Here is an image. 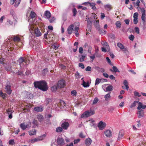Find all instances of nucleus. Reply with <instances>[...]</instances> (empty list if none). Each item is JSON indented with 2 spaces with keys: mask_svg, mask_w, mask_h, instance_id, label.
Wrapping results in <instances>:
<instances>
[{
  "mask_svg": "<svg viewBox=\"0 0 146 146\" xmlns=\"http://www.w3.org/2000/svg\"><path fill=\"white\" fill-rule=\"evenodd\" d=\"M122 51L125 53H126L128 52L127 48H125V47H124V48L123 49H122Z\"/></svg>",
  "mask_w": 146,
  "mask_h": 146,
  "instance_id": "nucleus-60",
  "label": "nucleus"
},
{
  "mask_svg": "<svg viewBox=\"0 0 146 146\" xmlns=\"http://www.w3.org/2000/svg\"><path fill=\"white\" fill-rule=\"evenodd\" d=\"M90 86L89 82L87 81V82H85L83 80V86L85 88H87L89 87Z\"/></svg>",
  "mask_w": 146,
  "mask_h": 146,
  "instance_id": "nucleus-23",
  "label": "nucleus"
},
{
  "mask_svg": "<svg viewBox=\"0 0 146 146\" xmlns=\"http://www.w3.org/2000/svg\"><path fill=\"white\" fill-rule=\"evenodd\" d=\"M13 40L15 42H19L20 41L21 39L19 37L17 36H15L14 37Z\"/></svg>",
  "mask_w": 146,
  "mask_h": 146,
  "instance_id": "nucleus-33",
  "label": "nucleus"
},
{
  "mask_svg": "<svg viewBox=\"0 0 146 146\" xmlns=\"http://www.w3.org/2000/svg\"><path fill=\"white\" fill-rule=\"evenodd\" d=\"M138 13H135L133 14V17L134 18H138Z\"/></svg>",
  "mask_w": 146,
  "mask_h": 146,
  "instance_id": "nucleus-63",
  "label": "nucleus"
},
{
  "mask_svg": "<svg viewBox=\"0 0 146 146\" xmlns=\"http://www.w3.org/2000/svg\"><path fill=\"white\" fill-rule=\"evenodd\" d=\"M30 58H31L28 56L21 57L19 60V62L20 66H22L23 64H24V63H25V65L29 64L30 61Z\"/></svg>",
  "mask_w": 146,
  "mask_h": 146,
  "instance_id": "nucleus-2",
  "label": "nucleus"
},
{
  "mask_svg": "<svg viewBox=\"0 0 146 146\" xmlns=\"http://www.w3.org/2000/svg\"><path fill=\"white\" fill-rule=\"evenodd\" d=\"M90 4V5L92 7V9L94 11H96V8L95 6L96 4L95 3H90L89 2L84 3H83V4Z\"/></svg>",
  "mask_w": 146,
  "mask_h": 146,
  "instance_id": "nucleus-12",
  "label": "nucleus"
},
{
  "mask_svg": "<svg viewBox=\"0 0 146 146\" xmlns=\"http://www.w3.org/2000/svg\"><path fill=\"white\" fill-rule=\"evenodd\" d=\"M111 80H115V77L113 75H111L109 76Z\"/></svg>",
  "mask_w": 146,
  "mask_h": 146,
  "instance_id": "nucleus-64",
  "label": "nucleus"
},
{
  "mask_svg": "<svg viewBox=\"0 0 146 146\" xmlns=\"http://www.w3.org/2000/svg\"><path fill=\"white\" fill-rule=\"evenodd\" d=\"M112 68L113 69V70L111 69H110V70L111 72H119V71L116 66H113L112 67Z\"/></svg>",
  "mask_w": 146,
  "mask_h": 146,
  "instance_id": "nucleus-24",
  "label": "nucleus"
},
{
  "mask_svg": "<svg viewBox=\"0 0 146 146\" xmlns=\"http://www.w3.org/2000/svg\"><path fill=\"white\" fill-rule=\"evenodd\" d=\"M98 31L99 33L101 35H105L106 33V31H104L103 29H101L100 27L97 28Z\"/></svg>",
  "mask_w": 146,
  "mask_h": 146,
  "instance_id": "nucleus-22",
  "label": "nucleus"
},
{
  "mask_svg": "<svg viewBox=\"0 0 146 146\" xmlns=\"http://www.w3.org/2000/svg\"><path fill=\"white\" fill-rule=\"evenodd\" d=\"M113 90V87L111 85L108 86L106 88L107 91H111Z\"/></svg>",
  "mask_w": 146,
  "mask_h": 146,
  "instance_id": "nucleus-34",
  "label": "nucleus"
},
{
  "mask_svg": "<svg viewBox=\"0 0 146 146\" xmlns=\"http://www.w3.org/2000/svg\"><path fill=\"white\" fill-rule=\"evenodd\" d=\"M135 32L138 34H139V28L138 27H136L135 28Z\"/></svg>",
  "mask_w": 146,
  "mask_h": 146,
  "instance_id": "nucleus-54",
  "label": "nucleus"
},
{
  "mask_svg": "<svg viewBox=\"0 0 146 146\" xmlns=\"http://www.w3.org/2000/svg\"><path fill=\"white\" fill-rule=\"evenodd\" d=\"M4 58L0 57V63L3 64H4Z\"/></svg>",
  "mask_w": 146,
  "mask_h": 146,
  "instance_id": "nucleus-53",
  "label": "nucleus"
},
{
  "mask_svg": "<svg viewBox=\"0 0 146 146\" xmlns=\"http://www.w3.org/2000/svg\"><path fill=\"white\" fill-rule=\"evenodd\" d=\"M137 114L139 118H141L144 116L143 110H141L138 111Z\"/></svg>",
  "mask_w": 146,
  "mask_h": 146,
  "instance_id": "nucleus-18",
  "label": "nucleus"
},
{
  "mask_svg": "<svg viewBox=\"0 0 146 146\" xmlns=\"http://www.w3.org/2000/svg\"><path fill=\"white\" fill-rule=\"evenodd\" d=\"M58 88H59L56 85H54L51 88V90L53 92H56Z\"/></svg>",
  "mask_w": 146,
  "mask_h": 146,
  "instance_id": "nucleus-25",
  "label": "nucleus"
},
{
  "mask_svg": "<svg viewBox=\"0 0 146 146\" xmlns=\"http://www.w3.org/2000/svg\"><path fill=\"white\" fill-rule=\"evenodd\" d=\"M124 135V133L123 131H120L118 134V137L117 138V140L119 141L121 140L123 137Z\"/></svg>",
  "mask_w": 146,
  "mask_h": 146,
  "instance_id": "nucleus-16",
  "label": "nucleus"
},
{
  "mask_svg": "<svg viewBox=\"0 0 146 146\" xmlns=\"http://www.w3.org/2000/svg\"><path fill=\"white\" fill-rule=\"evenodd\" d=\"M52 46L53 48L55 50H56L58 48L59 46V44L57 43H54L53 45H52Z\"/></svg>",
  "mask_w": 146,
  "mask_h": 146,
  "instance_id": "nucleus-32",
  "label": "nucleus"
},
{
  "mask_svg": "<svg viewBox=\"0 0 146 146\" xmlns=\"http://www.w3.org/2000/svg\"><path fill=\"white\" fill-rule=\"evenodd\" d=\"M115 25L117 27L120 28L121 27V23L119 21H117L115 23Z\"/></svg>",
  "mask_w": 146,
  "mask_h": 146,
  "instance_id": "nucleus-44",
  "label": "nucleus"
},
{
  "mask_svg": "<svg viewBox=\"0 0 146 146\" xmlns=\"http://www.w3.org/2000/svg\"><path fill=\"white\" fill-rule=\"evenodd\" d=\"M123 84L125 85V86L126 87V89L128 90V89L129 88V86H128V84L127 81L126 80H125L123 82Z\"/></svg>",
  "mask_w": 146,
  "mask_h": 146,
  "instance_id": "nucleus-41",
  "label": "nucleus"
},
{
  "mask_svg": "<svg viewBox=\"0 0 146 146\" xmlns=\"http://www.w3.org/2000/svg\"><path fill=\"white\" fill-rule=\"evenodd\" d=\"M134 94L135 96L140 97L141 96V95L139 94V93L136 91L134 92Z\"/></svg>",
  "mask_w": 146,
  "mask_h": 146,
  "instance_id": "nucleus-51",
  "label": "nucleus"
},
{
  "mask_svg": "<svg viewBox=\"0 0 146 146\" xmlns=\"http://www.w3.org/2000/svg\"><path fill=\"white\" fill-rule=\"evenodd\" d=\"M139 8L141 9V11L142 13V16H141V19L144 23L145 22V10L144 8Z\"/></svg>",
  "mask_w": 146,
  "mask_h": 146,
  "instance_id": "nucleus-11",
  "label": "nucleus"
},
{
  "mask_svg": "<svg viewBox=\"0 0 146 146\" xmlns=\"http://www.w3.org/2000/svg\"><path fill=\"white\" fill-rule=\"evenodd\" d=\"M95 113V111L93 109L90 108L89 110L86 111L83 113V117H88Z\"/></svg>",
  "mask_w": 146,
  "mask_h": 146,
  "instance_id": "nucleus-3",
  "label": "nucleus"
},
{
  "mask_svg": "<svg viewBox=\"0 0 146 146\" xmlns=\"http://www.w3.org/2000/svg\"><path fill=\"white\" fill-rule=\"evenodd\" d=\"M34 110L37 112H41L43 110V108L42 106L35 107Z\"/></svg>",
  "mask_w": 146,
  "mask_h": 146,
  "instance_id": "nucleus-21",
  "label": "nucleus"
},
{
  "mask_svg": "<svg viewBox=\"0 0 146 146\" xmlns=\"http://www.w3.org/2000/svg\"><path fill=\"white\" fill-rule=\"evenodd\" d=\"M74 25L75 26V28L74 29V31L76 32V36L78 37L79 35L78 31L79 29V26L80 25V23L78 22H76L74 23Z\"/></svg>",
  "mask_w": 146,
  "mask_h": 146,
  "instance_id": "nucleus-4",
  "label": "nucleus"
},
{
  "mask_svg": "<svg viewBox=\"0 0 146 146\" xmlns=\"http://www.w3.org/2000/svg\"><path fill=\"white\" fill-rule=\"evenodd\" d=\"M106 126V123L103 122L102 121H100L98 123V127L99 129L102 130L104 129Z\"/></svg>",
  "mask_w": 146,
  "mask_h": 146,
  "instance_id": "nucleus-7",
  "label": "nucleus"
},
{
  "mask_svg": "<svg viewBox=\"0 0 146 146\" xmlns=\"http://www.w3.org/2000/svg\"><path fill=\"white\" fill-rule=\"evenodd\" d=\"M69 126V123L67 122H64L61 125V127L64 130L67 129Z\"/></svg>",
  "mask_w": 146,
  "mask_h": 146,
  "instance_id": "nucleus-10",
  "label": "nucleus"
},
{
  "mask_svg": "<svg viewBox=\"0 0 146 146\" xmlns=\"http://www.w3.org/2000/svg\"><path fill=\"white\" fill-rule=\"evenodd\" d=\"M138 18H134L133 19V23L135 24H136L138 23Z\"/></svg>",
  "mask_w": 146,
  "mask_h": 146,
  "instance_id": "nucleus-58",
  "label": "nucleus"
},
{
  "mask_svg": "<svg viewBox=\"0 0 146 146\" xmlns=\"http://www.w3.org/2000/svg\"><path fill=\"white\" fill-rule=\"evenodd\" d=\"M92 142V140L90 138L86 139L85 140V144L87 146L90 145Z\"/></svg>",
  "mask_w": 146,
  "mask_h": 146,
  "instance_id": "nucleus-19",
  "label": "nucleus"
},
{
  "mask_svg": "<svg viewBox=\"0 0 146 146\" xmlns=\"http://www.w3.org/2000/svg\"><path fill=\"white\" fill-rule=\"evenodd\" d=\"M38 120L40 122H41L43 121L44 118L42 115H39L37 116V117Z\"/></svg>",
  "mask_w": 146,
  "mask_h": 146,
  "instance_id": "nucleus-29",
  "label": "nucleus"
},
{
  "mask_svg": "<svg viewBox=\"0 0 146 146\" xmlns=\"http://www.w3.org/2000/svg\"><path fill=\"white\" fill-rule=\"evenodd\" d=\"M80 139H75L74 140V144H77L78 142H80Z\"/></svg>",
  "mask_w": 146,
  "mask_h": 146,
  "instance_id": "nucleus-57",
  "label": "nucleus"
},
{
  "mask_svg": "<svg viewBox=\"0 0 146 146\" xmlns=\"http://www.w3.org/2000/svg\"><path fill=\"white\" fill-rule=\"evenodd\" d=\"M29 133L30 135H35L36 133V131L34 130L29 131Z\"/></svg>",
  "mask_w": 146,
  "mask_h": 146,
  "instance_id": "nucleus-35",
  "label": "nucleus"
},
{
  "mask_svg": "<svg viewBox=\"0 0 146 146\" xmlns=\"http://www.w3.org/2000/svg\"><path fill=\"white\" fill-rule=\"evenodd\" d=\"M55 19L54 17H52L51 19H49V21L50 23H53Z\"/></svg>",
  "mask_w": 146,
  "mask_h": 146,
  "instance_id": "nucleus-52",
  "label": "nucleus"
},
{
  "mask_svg": "<svg viewBox=\"0 0 146 146\" xmlns=\"http://www.w3.org/2000/svg\"><path fill=\"white\" fill-rule=\"evenodd\" d=\"M91 67L88 66L86 68V71H90L91 70Z\"/></svg>",
  "mask_w": 146,
  "mask_h": 146,
  "instance_id": "nucleus-62",
  "label": "nucleus"
},
{
  "mask_svg": "<svg viewBox=\"0 0 146 146\" xmlns=\"http://www.w3.org/2000/svg\"><path fill=\"white\" fill-rule=\"evenodd\" d=\"M74 26H75L74 25H71L68 27L67 29V31L69 34L70 35L72 33L73 30H74L73 28Z\"/></svg>",
  "mask_w": 146,
  "mask_h": 146,
  "instance_id": "nucleus-14",
  "label": "nucleus"
},
{
  "mask_svg": "<svg viewBox=\"0 0 146 146\" xmlns=\"http://www.w3.org/2000/svg\"><path fill=\"white\" fill-rule=\"evenodd\" d=\"M111 97V96L110 95V93H109L106 95H105L104 96V98L105 99V100L106 101H108L109 100V99Z\"/></svg>",
  "mask_w": 146,
  "mask_h": 146,
  "instance_id": "nucleus-28",
  "label": "nucleus"
},
{
  "mask_svg": "<svg viewBox=\"0 0 146 146\" xmlns=\"http://www.w3.org/2000/svg\"><path fill=\"white\" fill-rule=\"evenodd\" d=\"M105 135L108 137H110L112 136V133L111 131L109 130H108L104 132Z\"/></svg>",
  "mask_w": 146,
  "mask_h": 146,
  "instance_id": "nucleus-17",
  "label": "nucleus"
},
{
  "mask_svg": "<svg viewBox=\"0 0 146 146\" xmlns=\"http://www.w3.org/2000/svg\"><path fill=\"white\" fill-rule=\"evenodd\" d=\"M138 104V106L137 108V109L138 110H141V108L143 109V107L144 105H143L141 103V102H139V101Z\"/></svg>",
  "mask_w": 146,
  "mask_h": 146,
  "instance_id": "nucleus-27",
  "label": "nucleus"
},
{
  "mask_svg": "<svg viewBox=\"0 0 146 146\" xmlns=\"http://www.w3.org/2000/svg\"><path fill=\"white\" fill-rule=\"evenodd\" d=\"M72 13L73 14V16H75L77 13V10L76 8H74L73 9Z\"/></svg>",
  "mask_w": 146,
  "mask_h": 146,
  "instance_id": "nucleus-46",
  "label": "nucleus"
},
{
  "mask_svg": "<svg viewBox=\"0 0 146 146\" xmlns=\"http://www.w3.org/2000/svg\"><path fill=\"white\" fill-rule=\"evenodd\" d=\"M99 100L97 97H96L94 98L93 102L92 104L93 105H94L96 104L98 101Z\"/></svg>",
  "mask_w": 146,
  "mask_h": 146,
  "instance_id": "nucleus-42",
  "label": "nucleus"
},
{
  "mask_svg": "<svg viewBox=\"0 0 146 146\" xmlns=\"http://www.w3.org/2000/svg\"><path fill=\"white\" fill-rule=\"evenodd\" d=\"M87 28L86 31H90V30L92 29V22L89 20H88L87 21Z\"/></svg>",
  "mask_w": 146,
  "mask_h": 146,
  "instance_id": "nucleus-13",
  "label": "nucleus"
},
{
  "mask_svg": "<svg viewBox=\"0 0 146 146\" xmlns=\"http://www.w3.org/2000/svg\"><path fill=\"white\" fill-rule=\"evenodd\" d=\"M66 84L64 80H62L59 81L58 82L57 86L59 88H64Z\"/></svg>",
  "mask_w": 146,
  "mask_h": 146,
  "instance_id": "nucleus-5",
  "label": "nucleus"
},
{
  "mask_svg": "<svg viewBox=\"0 0 146 146\" xmlns=\"http://www.w3.org/2000/svg\"><path fill=\"white\" fill-rule=\"evenodd\" d=\"M99 23V21L98 20H95L94 22V25L96 28L100 27Z\"/></svg>",
  "mask_w": 146,
  "mask_h": 146,
  "instance_id": "nucleus-31",
  "label": "nucleus"
},
{
  "mask_svg": "<svg viewBox=\"0 0 146 146\" xmlns=\"http://www.w3.org/2000/svg\"><path fill=\"white\" fill-rule=\"evenodd\" d=\"M77 92L75 90H72L71 92V95L75 97L76 96Z\"/></svg>",
  "mask_w": 146,
  "mask_h": 146,
  "instance_id": "nucleus-40",
  "label": "nucleus"
},
{
  "mask_svg": "<svg viewBox=\"0 0 146 146\" xmlns=\"http://www.w3.org/2000/svg\"><path fill=\"white\" fill-rule=\"evenodd\" d=\"M34 29V33L35 35V36L36 37H39L41 36L42 33L40 32V30L38 28L34 29L33 27V30Z\"/></svg>",
  "mask_w": 146,
  "mask_h": 146,
  "instance_id": "nucleus-8",
  "label": "nucleus"
},
{
  "mask_svg": "<svg viewBox=\"0 0 146 146\" xmlns=\"http://www.w3.org/2000/svg\"><path fill=\"white\" fill-rule=\"evenodd\" d=\"M106 59L107 60V62H108L109 63V64L110 65H113L111 63V61L110 60V59H109V58L108 57H106Z\"/></svg>",
  "mask_w": 146,
  "mask_h": 146,
  "instance_id": "nucleus-56",
  "label": "nucleus"
},
{
  "mask_svg": "<svg viewBox=\"0 0 146 146\" xmlns=\"http://www.w3.org/2000/svg\"><path fill=\"white\" fill-rule=\"evenodd\" d=\"M30 17H31V18L33 19L35 17L36 14L34 12L32 11L31 13H30Z\"/></svg>",
  "mask_w": 146,
  "mask_h": 146,
  "instance_id": "nucleus-39",
  "label": "nucleus"
},
{
  "mask_svg": "<svg viewBox=\"0 0 146 146\" xmlns=\"http://www.w3.org/2000/svg\"><path fill=\"white\" fill-rule=\"evenodd\" d=\"M16 74L20 76L25 75L23 73V72L22 71H19L16 73Z\"/></svg>",
  "mask_w": 146,
  "mask_h": 146,
  "instance_id": "nucleus-50",
  "label": "nucleus"
},
{
  "mask_svg": "<svg viewBox=\"0 0 146 146\" xmlns=\"http://www.w3.org/2000/svg\"><path fill=\"white\" fill-rule=\"evenodd\" d=\"M57 142L59 145L61 146L63 145L64 143V140L62 138H58Z\"/></svg>",
  "mask_w": 146,
  "mask_h": 146,
  "instance_id": "nucleus-15",
  "label": "nucleus"
},
{
  "mask_svg": "<svg viewBox=\"0 0 146 146\" xmlns=\"http://www.w3.org/2000/svg\"><path fill=\"white\" fill-rule=\"evenodd\" d=\"M87 49H88V52L91 54L92 47L90 46H89L88 47H87Z\"/></svg>",
  "mask_w": 146,
  "mask_h": 146,
  "instance_id": "nucleus-47",
  "label": "nucleus"
},
{
  "mask_svg": "<svg viewBox=\"0 0 146 146\" xmlns=\"http://www.w3.org/2000/svg\"><path fill=\"white\" fill-rule=\"evenodd\" d=\"M103 75L105 77L108 78L109 77L108 74L106 72H104L103 74Z\"/></svg>",
  "mask_w": 146,
  "mask_h": 146,
  "instance_id": "nucleus-61",
  "label": "nucleus"
},
{
  "mask_svg": "<svg viewBox=\"0 0 146 146\" xmlns=\"http://www.w3.org/2000/svg\"><path fill=\"white\" fill-rule=\"evenodd\" d=\"M138 101H135L130 106V108H132L133 107H135L136 106V104L138 103Z\"/></svg>",
  "mask_w": 146,
  "mask_h": 146,
  "instance_id": "nucleus-36",
  "label": "nucleus"
},
{
  "mask_svg": "<svg viewBox=\"0 0 146 146\" xmlns=\"http://www.w3.org/2000/svg\"><path fill=\"white\" fill-rule=\"evenodd\" d=\"M5 91L8 94L10 95L12 92V90L11 89V86L7 85L5 88Z\"/></svg>",
  "mask_w": 146,
  "mask_h": 146,
  "instance_id": "nucleus-9",
  "label": "nucleus"
},
{
  "mask_svg": "<svg viewBox=\"0 0 146 146\" xmlns=\"http://www.w3.org/2000/svg\"><path fill=\"white\" fill-rule=\"evenodd\" d=\"M105 15L104 13H101V19H103L105 17Z\"/></svg>",
  "mask_w": 146,
  "mask_h": 146,
  "instance_id": "nucleus-59",
  "label": "nucleus"
},
{
  "mask_svg": "<svg viewBox=\"0 0 146 146\" xmlns=\"http://www.w3.org/2000/svg\"><path fill=\"white\" fill-rule=\"evenodd\" d=\"M102 45L104 47H107L108 45V43L106 42H103L101 43Z\"/></svg>",
  "mask_w": 146,
  "mask_h": 146,
  "instance_id": "nucleus-48",
  "label": "nucleus"
},
{
  "mask_svg": "<svg viewBox=\"0 0 146 146\" xmlns=\"http://www.w3.org/2000/svg\"><path fill=\"white\" fill-rule=\"evenodd\" d=\"M101 80L99 78H97L96 79L95 83V85H98L101 82Z\"/></svg>",
  "mask_w": 146,
  "mask_h": 146,
  "instance_id": "nucleus-43",
  "label": "nucleus"
},
{
  "mask_svg": "<svg viewBox=\"0 0 146 146\" xmlns=\"http://www.w3.org/2000/svg\"><path fill=\"white\" fill-rule=\"evenodd\" d=\"M117 46L121 50L123 49L124 47L123 45L120 42L117 43Z\"/></svg>",
  "mask_w": 146,
  "mask_h": 146,
  "instance_id": "nucleus-37",
  "label": "nucleus"
},
{
  "mask_svg": "<svg viewBox=\"0 0 146 146\" xmlns=\"http://www.w3.org/2000/svg\"><path fill=\"white\" fill-rule=\"evenodd\" d=\"M44 15L48 19H49L51 16V14L50 12L48 11H46L45 12Z\"/></svg>",
  "mask_w": 146,
  "mask_h": 146,
  "instance_id": "nucleus-26",
  "label": "nucleus"
},
{
  "mask_svg": "<svg viewBox=\"0 0 146 146\" xmlns=\"http://www.w3.org/2000/svg\"><path fill=\"white\" fill-rule=\"evenodd\" d=\"M15 143L13 139H11L9 141V144L10 145H13Z\"/></svg>",
  "mask_w": 146,
  "mask_h": 146,
  "instance_id": "nucleus-49",
  "label": "nucleus"
},
{
  "mask_svg": "<svg viewBox=\"0 0 146 146\" xmlns=\"http://www.w3.org/2000/svg\"><path fill=\"white\" fill-rule=\"evenodd\" d=\"M31 126V123L30 122H28V123L25 125L24 123H21L20 125V127L23 130L27 128H30Z\"/></svg>",
  "mask_w": 146,
  "mask_h": 146,
  "instance_id": "nucleus-6",
  "label": "nucleus"
},
{
  "mask_svg": "<svg viewBox=\"0 0 146 146\" xmlns=\"http://www.w3.org/2000/svg\"><path fill=\"white\" fill-rule=\"evenodd\" d=\"M34 84L35 88H38L42 91H46L48 89L47 83L45 81L35 82Z\"/></svg>",
  "mask_w": 146,
  "mask_h": 146,
  "instance_id": "nucleus-1",
  "label": "nucleus"
},
{
  "mask_svg": "<svg viewBox=\"0 0 146 146\" xmlns=\"http://www.w3.org/2000/svg\"><path fill=\"white\" fill-rule=\"evenodd\" d=\"M63 128L61 127H57L56 129V131L58 133H61L62 131Z\"/></svg>",
  "mask_w": 146,
  "mask_h": 146,
  "instance_id": "nucleus-30",
  "label": "nucleus"
},
{
  "mask_svg": "<svg viewBox=\"0 0 146 146\" xmlns=\"http://www.w3.org/2000/svg\"><path fill=\"white\" fill-rule=\"evenodd\" d=\"M7 96L6 93H3L2 91H0V96L3 99H4Z\"/></svg>",
  "mask_w": 146,
  "mask_h": 146,
  "instance_id": "nucleus-38",
  "label": "nucleus"
},
{
  "mask_svg": "<svg viewBox=\"0 0 146 146\" xmlns=\"http://www.w3.org/2000/svg\"><path fill=\"white\" fill-rule=\"evenodd\" d=\"M59 67L62 69H65L66 68V66L63 64H60L59 65Z\"/></svg>",
  "mask_w": 146,
  "mask_h": 146,
  "instance_id": "nucleus-55",
  "label": "nucleus"
},
{
  "mask_svg": "<svg viewBox=\"0 0 146 146\" xmlns=\"http://www.w3.org/2000/svg\"><path fill=\"white\" fill-rule=\"evenodd\" d=\"M104 7L105 9L108 11H110L112 8V7L110 4H107L105 5Z\"/></svg>",
  "mask_w": 146,
  "mask_h": 146,
  "instance_id": "nucleus-20",
  "label": "nucleus"
},
{
  "mask_svg": "<svg viewBox=\"0 0 146 146\" xmlns=\"http://www.w3.org/2000/svg\"><path fill=\"white\" fill-rule=\"evenodd\" d=\"M129 38L131 41H133L134 38V36L132 35H130L129 36Z\"/></svg>",
  "mask_w": 146,
  "mask_h": 146,
  "instance_id": "nucleus-45",
  "label": "nucleus"
}]
</instances>
